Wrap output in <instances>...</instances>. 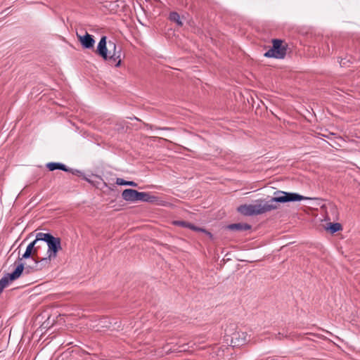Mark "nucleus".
I'll return each instance as SVG.
<instances>
[{"instance_id": "1", "label": "nucleus", "mask_w": 360, "mask_h": 360, "mask_svg": "<svg viewBox=\"0 0 360 360\" xmlns=\"http://www.w3.org/2000/svg\"><path fill=\"white\" fill-rule=\"evenodd\" d=\"M274 195L275 196L268 202L257 201L254 204L242 205L238 207L237 210L245 216H252L276 209V202H294L309 199L297 193L284 191H277Z\"/></svg>"}, {"instance_id": "2", "label": "nucleus", "mask_w": 360, "mask_h": 360, "mask_svg": "<svg viewBox=\"0 0 360 360\" xmlns=\"http://www.w3.org/2000/svg\"><path fill=\"white\" fill-rule=\"evenodd\" d=\"M106 39L107 37L105 36L101 37L97 46L96 53L110 65L119 67L122 62L121 48L118 47L114 42L109 41V47H112V49L108 50Z\"/></svg>"}, {"instance_id": "3", "label": "nucleus", "mask_w": 360, "mask_h": 360, "mask_svg": "<svg viewBox=\"0 0 360 360\" xmlns=\"http://www.w3.org/2000/svg\"><path fill=\"white\" fill-rule=\"evenodd\" d=\"M41 242H46L48 246L47 256L41 259V264L49 266L52 259L56 258L58 252L62 249L60 238L50 233L39 232Z\"/></svg>"}, {"instance_id": "4", "label": "nucleus", "mask_w": 360, "mask_h": 360, "mask_svg": "<svg viewBox=\"0 0 360 360\" xmlns=\"http://www.w3.org/2000/svg\"><path fill=\"white\" fill-rule=\"evenodd\" d=\"M283 41L280 39H274L271 49L264 53L268 58H283L286 54V48L282 45Z\"/></svg>"}, {"instance_id": "5", "label": "nucleus", "mask_w": 360, "mask_h": 360, "mask_svg": "<svg viewBox=\"0 0 360 360\" xmlns=\"http://www.w3.org/2000/svg\"><path fill=\"white\" fill-rule=\"evenodd\" d=\"M23 272V264H18L15 269L11 274H6L0 280V294L9 283L18 279Z\"/></svg>"}, {"instance_id": "6", "label": "nucleus", "mask_w": 360, "mask_h": 360, "mask_svg": "<svg viewBox=\"0 0 360 360\" xmlns=\"http://www.w3.org/2000/svg\"><path fill=\"white\" fill-rule=\"evenodd\" d=\"M226 335H231V345L232 347H240L250 341V336L243 331H236L229 334L226 330Z\"/></svg>"}, {"instance_id": "7", "label": "nucleus", "mask_w": 360, "mask_h": 360, "mask_svg": "<svg viewBox=\"0 0 360 360\" xmlns=\"http://www.w3.org/2000/svg\"><path fill=\"white\" fill-rule=\"evenodd\" d=\"M23 264V271H25V273L30 274V272L37 271L41 270L43 268L47 267L48 266H44V264H41V259H39L37 257H32L31 259V263L27 264H24L23 263H21ZM20 264V263L18 264Z\"/></svg>"}, {"instance_id": "8", "label": "nucleus", "mask_w": 360, "mask_h": 360, "mask_svg": "<svg viewBox=\"0 0 360 360\" xmlns=\"http://www.w3.org/2000/svg\"><path fill=\"white\" fill-rule=\"evenodd\" d=\"M77 37L81 43L82 46L85 49H91L94 47L95 40L93 36L86 32L84 35L77 34Z\"/></svg>"}, {"instance_id": "9", "label": "nucleus", "mask_w": 360, "mask_h": 360, "mask_svg": "<svg viewBox=\"0 0 360 360\" xmlns=\"http://www.w3.org/2000/svg\"><path fill=\"white\" fill-rule=\"evenodd\" d=\"M173 224L177 225V226H182V227L189 228L190 229H192V230H194V231H202V232L205 233L207 236H208L210 238H212V234L210 232L206 231L204 229L198 228V227L195 226L194 225H193V224H191L190 223H188L186 221H173Z\"/></svg>"}, {"instance_id": "10", "label": "nucleus", "mask_w": 360, "mask_h": 360, "mask_svg": "<svg viewBox=\"0 0 360 360\" xmlns=\"http://www.w3.org/2000/svg\"><path fill=\"white\" fill-rule=\"evenodd\" d=\"M138 195L139 192L134 189H125L122 193V198L126 201L136 202L138 201Z\"/></svg>"}, {"instance_id": "11", "label": "nucleus", "mask_w": 360, "mask_h": 360, "mask_svg": "<svg viewBox=\"0 0 360 360\" xmlns=\"http://www.w3.org/2000/svg\"><path fill=\"white\" fill-rule=\"evenodd\" d=\"M46 167L50 171H53L56 169H60L65 172L69 171V169H68L65 165L59 162H49L46 164Z\"/></svg>"}, {"instance_id": "12", "label": "nucleus", "mask_w": 360, "mask_h": 360, "mask_svg": "<svg viewBox=\"0 0 360 360\" xmlns=\"http://www.w3.org/2000/svg\"><path fill=\"white\" fill-rule=\"evenodd\" d=\"M156 198L155 196L150 195L149 193L145 192H139V195H138V200L143 202H153L155 201Z\"/></svg>"}, {"instance_id": "13", "label": "nucleus", "mask_w": 360, "mask_h": 360, "mask_svg": "<svg viewBox=\"0 0 360 360\" xmlns=\"http://www.w3.org/2000/svg\"><path fill=\"white\" fill-rule=\"evenodd\" d=\"M228 229L233 231H246L250 229V226L247 224H232Z\"/></svg>"}, {"instance_id": "14", "label": "nucleus", "mask_w": 360, "mask_h": 360, "mask_svg": "<svg viewBox=\"0 0 360 360\" xmlns=\"http://www.w3.org/2000/svg\"><path fill=\"white\" fill-rule=\"evenodd\" d=\"M39 233H37L36 234V238L34 241H32V243H30L26 249L32 251L33 252V256H37L36 255V250H35V247H36V245L39 243L41 242V239L39 238Z\"/></svg>"}, {"instance_id": "15", "label": "nucleus", "mask_w": 360, "mask_h": 360, "mask_svg": "<svg viewBox=\"0 0 360 360\" xmlns=\"http://www.w3.org/2000/svg\"><path fill=\"white\" fill-rule=\"evenodd\" d=\"M116 184L120 186H130L132 187H136L137 184L132 181H125L123 179L117 178L116 179Z\"/></svg>"}, {"instance_id": "16", "label": "nucleus", "mask_w": 360, "mask_h": 360, "mask_svg": "<svg viewBox=\"0 0 360 360\" xmlns=\"http://www.w3.org/2000/svg\"><path fill=\"white\" fill-rule=\"evenodd\" d=\"M170 20L175 22L179 26H181L183 23L181 21L179 15L176 12H172L169 15Z\"/></svg>"}, {"instance_id": "17", "label": "nucleus", "mask_w": 360, "mask_h": 360, "mask_svg": "<svg viewBox=\"0 0 360 360\" xmlns=\"http://www.w3.org/2000/svg\"><path fill=\"white\" fill-rule=\"evenodd\" d=\"M328 225L329 226L328 227V229L330 230L332 233L340 231L342 228L339 223H330Z\"/></svg>"}, {"instance_id": "18", "label": "nucleus", "mask_w": 360, "mask_h": 360, "mask_svg": "<svg viewBox=\"0 0 360 360\" xmlns=\"http://www.w3.org/2000/svg\"><path fill=\"white\" fill-rule=\"evenodd\" d=\"M30 257H37V256H33V252L27 249H26L25 252H24V254L22 255V257L20 259V260L23 259H28Z\"/></svg>"}, {"instance_id": "19", "label": "nucleus", "mask_w": 360, "mask_h": 360, "mask_svg": "<svg viewBox=\"0 0 360 360\" xmlns=\"http://www.w3.org/2000/svg\"><path fill=\"white\" fill-rule=\"evenodd\" d=\"M41 242H40L39 243L37 244L36 245V247H35V250H36V255H37V251H38V249L41 247Z\"/></svg>"}, {"instance_id": "20", "label": "nucleus", "mask_w": 360, "mask_h": 360, "mask_svg": "<svg viewBox=\"0 0 360 360\" xmlns=\"http://www.w3.org/2000/svg\"><path fill=\"white\" fill-rule=\"evenodd\" d=\"M187 348L185 346H182V348L179 349L180 352L186 351Z\"/></svg>"}, {"instance_id": "21", "label": "nucleus", "mask_w": 360, "mask_h": 360, "mask_svg": "<svg viewBox=\"0 0 360 360\" xmlns=\"http://www.w3.org/2000/svg\"><path fill=\"white\" fill-rule=\"evenodd\" d=\"M340 65H345V62L343 61V60L342 59L340 61Z\"/></svg>"}, {"instance_id": "22", "label": "nucleus", "mask_w": 360, "mask_h": 360, "mask_svg": "<svg viewBox=\"0 0 360 360\" xmlns=\"http://www.w3.org/2000/svg\"><path fill=\"white\" fill-rule=\"evenodd\" d=\"M231 327H232V329L233 330V329H234V328H235V326H234V325H232V326H231Z\"/></svg>"}]
</instances>
